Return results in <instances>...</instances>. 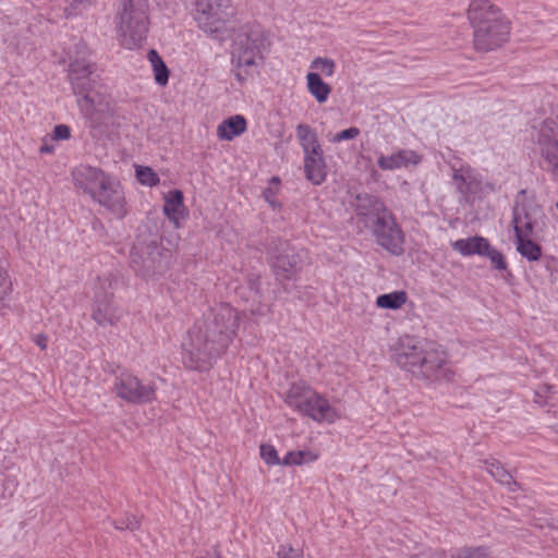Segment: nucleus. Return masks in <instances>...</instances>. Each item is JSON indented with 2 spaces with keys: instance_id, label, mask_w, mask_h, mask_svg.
<instances>
[{
  "instance_id": "nucleus-1",
  "label": "nucleus",
  "mask_w": 558,
  "mask_h": 558,
  "mask_svg": "<svg viewBox=\"0 0 558 558\" xmlns=\"http://www.w3.org/2000/svg\"><path fill=\"white\" fill-rule=\"evenodd\" d=\"M239 314L229 304L207 312L187 331L182 361L191 369L206 371L225 353L239 328Z\"/></svg>"
},
{
  "instance_id": "nucleus-2",
  "label": "nucleus",
  "mask_w": 558,
  "mask_h": 558,
  "mask_svg": "<svg viewBox=\"0 0 558 558\" xmlns=\"http://www.w3.org/2000/svg\"><path fill=\"white\" fill-rule=\"evenodd\" d=\"M269 41L257 24L243 25L234 32L231 44V63L236 80L245 82L258 72L268 52Z\"/></svg>"
},
{
  "instance_id": "nucleus-3",
  "label": "nucleus",
  "mask_w": 558,
  "mask_h": 558,
  "mask_svg": "<svg viewBox=\"0 0 558 558\" xmlns=\"http://www.w3.org/2000/svg\"><path fill=\"white\" fill-rule=\"evenodd\" d=\"M392 359L401 368L427 379L438 378L447 362L438 345L410 336L400 338Z\"/></svg>"
},
{
  "instance_id": "nucleus-4",
  "label": "nucleus",
  "mask_w": 558,
  "mask_h": 558,
  "mask_svg": "<svg viewBox=\"0 0 558 558\" xmlns=\"http://www.w3.org/2000/svg\"><path fill=\"white\" fill-rule=\"evenodd\" d=\"M468 17L474 29V47L478 51H490L508 40L510 27L500 10L489 0H472Z\"/></svg>"
},
{
  "instance_id": "nucleus-5",
  "label": "nucleus",
  "mask_w": 558,
  "mask_h": 558,
  "mask_svg": "<svg viewBox=\"0 0 558 558\" xmlns=\"http://www.w3.org/2000/svg\"><path fill=\"white\" fill-rule=\"evenodd\" d=\"M82 49V56L70 61L69 80L81 111L86 117H92L96 111H102L108 102L93 76L94 64L86 59L85 48Z\"/></svg>"
},
{
  "instance_id": "nucleus-6",
  "label": "nucleus",
  "mask_w": 558,
  "mask_h": 558,
  "mask_svg": "<svg viewBox=\"0 0 558 558\" xmlns=\"http://www.w3.org/2000/svg\"><path fill=\"white\" fill-rule=\"evenodd\" d=\"M146 0H120L116 14V26L120 44L133 49L146 38L148 15Z\"/></svg>"
},
{
  "instance_id": "nucleus-7",
  "label": "nucleus",
  "mask_w": 558,
  "mask_h": 558,
  "mask_svg": "<svg viewBox=\"0 0 558 558\" xmlns=\"http://www.w3.org/2000/svg\"><path fill=\"white\" fill-rule=\"evenodd\" d=\"M286 403L318 423L332 424L341 413L320 393L304 384H294L286 393Z\"/></svg>"
},
{
  "instance_id": "nucleus-8",
  "label": "nucleus",
  "mask_w": 558,
  "mask_h": 558,
  "mask_svg": "<svg viewBox=\"0 0 558 558\" xmlns=\"http://www.w3.org/2000/svg\"><path fill=\"white\" fill-rule=\"evenodd\" d=\"M170 253L158 246L156 240H137L131 252L134 269L146 277L165 272L169 266Z\"/></svg>"
},
{
  "instance_id": "nucleus-9",
  "label": "nucleus",
  "mask_w": 558,
  "mask_h": 558,
  "mask_svg": "<svg viewBox=\"0 0 558 558\" xmlns=\"http://www.w3.org/2000/svg\"><path fill=\"white\" fill-rule=\"evenodd\" d=\"M170 253L158 246L156 240H137L131 252L134 269L146 277L165 272L169 266Z\"/></svg>"
},
{
  "instance_id": "nucleus-10",
  "label": "nucleus",
  "mask_w": 558,
  "mask_h": 558,
  "mask_svg": "<svg viewBox=\"0 0 558 558\" xmlns=\"http://www.w3.org/2000/svg\"><path fill=\"white\" fill-rule=\"evenodd\" d=\"M232 15L229 0H195L194 19L198 27L216 38L225 31Z\"/></svg>"
},
{
  "instance_id": "nucleus-11",
  "label": "nucleus",
  "mask_w": 558,
  "mask_h": 558,
  "mask_svg": "<svg viewBox=\"0 0 558 558\" xmlns=\"http://www.w3.org/2000/svg\"><path fill=\"white\" fill-rule=\"evenodd\" d=\"M114 389L121 399L131 403H148L155 400L156 385L143 383L135 375L122 372L116 379Z\"/></svg>"
},
{
  "instance_id": "nucleus-12",
  "label": "nucleus",
  "mask_w": 558,
  "mask_h": 558,
  "mask_svg": "<svg viewBox=\"0 0 558 558\" xmlns=\"http://www.w3.org/2000/svg\"><path fill=\"white\" fill-rule=\"evenodd\" d=\"M368 229L372 230L378 245L395 255L402 253L403 233L390 211L377 218Z\"/></svg>"
},
{
  "instance_id": "nucleus-13",
  "label": "nucleus",
  "mask_w": 558,
  "mask_h": 558,
  "mask_svg": "<svg viewBox=\"0 0 558 558\" xmlns=\"http://www.w3.org/2000/svg\"><path fill=\"white\" fill-rule=\"evenodd\" d=\"M543 169L558 175V124L547 120L543 122L537 138Z\"/></svg>"
},
{
  "instance_id": "nucleus-14",
  "label": "nucleus",
  "mask_w": 558,
  "mask_h": 558,
  "mask_svg": "<svg viewBox=\"0 0 558 558\" xmlns=\"http://www.w3.org/2000/svg\"><path fill=\"white\" fill-rule=\"evenodd\" d=\"M90 198L118 218H123L126 215V202L123 189L120 182L110 174L104 181V184L99 185L97 192L94 193Z\"/></svg>"
},
{
  "instance_id": "nucleus-15",
  "label": "nucleus",
  "mask_w": 558,
  "mask_h": 558,
  "mask_svg": "<svg viewBox=\"0 0 558 558\" xmlns=\"http://www.w3.org/2000/svg\"><path fill=\"white\" fill-rule=\"evenodd\" d=\"M111 288V281L108 279L99 280V288L95 292V306L93 319L100 326L113 325L120 320L121 314L110 302L111 293L107 289Z\"/></svg>"
},
{
  "instance_id": "nucleus-16",
  "label": "nucleus",
  "mask_w": 558,
  "mask_h": 558,
  "mask_svg": "<svg viewBox=\"0 0 558 558\" xmlns=\"http://www.w3.org/2000/svg\"><path fill=\"white\" fill-rule=\"evenodd\" d=\"M270 254L274 270L283 278H289L301 262L296 251L284 241H279Z\"/></svg>"
},
{
  "instance_id": "nucleus-17",
  "label": "nucleus",
  "mask_w": 558,
  "mask_h": 558,
  "mask_svg": "<svg viewBox=\"0 0 558 558\" xmlns=\"http://www.w3.org/2000/svg\"><path fill=\"white\" fill-rule=\"evenodd\" d=\"M108 175L101 169L86 165L78 166L72 172L75 187L82 190L90 197L97 192L99 185L104 184Z\"/></svg>"
},
{
  "instance_id": "nucleus-18",
  "label": "nucleus",
  "mask_w": 558,
  "mask_h": 558,
  "mask_svg": "<svg viewBox=\"0 0 558 558\" xmlns=\"http://www.w3.org/2000/svg\"><path fill=\"white\" fill-rule=\"evenodd\" d=\"M356 215L366 228L389 210L377 197L368 194L357 195L354 203Z\"/></svg>"
},
{
  "instance_id": "nucleus-19",
  "label": "nucleus",
  "mask_w": 558,
  "mask_h": 558,
  "mask_svg": "<svg viewBox=\"0 0 558 558\" xmlns=\"http://www.w3.org/2000/svg\"><path fill=\"white\" fill-rule=\"evenodd\" d=\"M421 161V157L411 149H401L389 156H379L378 167L381 170H396L402 167L416 166Z\"/></svg>"
},
{
  "instance_id": "nucleus-20",
  "label": "nucleus",
  "mask_w": 558,
  "mask_h": 558,
  "mask_svg": "<svg viewBox=\"0 0 558 558\" xmlns=\"http://www.w3.org/2000/svg\"><path fill=\"white\" fill-rule=\"evenodd\" d=\"M305 177L313 184H322L327 175V166L323 155V149L314 154L304 155Z\"/></svg>"
},
{
  "instance_id": "nucleus-21",
  "label": "nucleus",
  "mask_w": 558,
  "mask_h": 558,
  "mask_svg": "<svg viewBox=\"0 0 558 558\" xmlns=\"http://www.w3.org/2000/svg\"><path fill=\"white\" fill-rule=\"evenodd\" d=\"M457 189L463 195L475 194L482 190L480 175L470 167H461L453 174Z\"/></svg>"
},
{
  "instance_id": "nucleus-22",
  "label": "nucleus",
  "mask_w": 558,
  "mask_h": 558,
  "mask_svg": "<svg viewBox=\"0 0 558 558\" xmlns=\"http://www.w3.org/2000/svg\"><path fill=\"white\" fill-rule=\"evenodd\" d=\"M163 213L177 227L180 219L185 216V206L183 204V193L180 190H173L163 196Z\"/></svg>"
},
{
  "instance_id": "nucleus-23",
  "label": "nucleus",
  "mask_w": 558,
  "mask_h": 558,
  "mask_svg": "<svg viewBox=\"0 0 558 558\" xmlns=\"http://www.w3.org/2000/svg\"><path fill=\"white\" fill-rule=\"evenodd\" d=\"M452 248L463 256L470 255H484L485 250L488 248V241L483 236H472L468 239H460L452 243Z\"/></svg>"
},
{
  "instance_id": "nucleus-24",
  "label": "nucleus",
  "mask_w": 558,
  "mask_h": 558,
  "mask_svg": "<svg viewBox=\"0 0 558 558\" xmlns=\"http://www.w3.org/2000/svg\"><path fill=\"white\" fill-rule=\"evenodd\" d=\"M246 130V121L242 116H233L217 128V135L220 140L231 141L235 136L241 135Z\"/></svg>"
},
{
  "instance_id": "nucleus-25",
  "label": "nucleus",
  "mask_w": 558,
  "mask_h": 558,
  "mask_svg": "<svg viewBox=\"0 0 558 558\" xmlns=\"http://www.w3.org/2000/svg\"><path fill=\"white\" fill-rule=\"evenodd\" d=\"M295 132L304 155L314 154L322 149L316 132L308 124H298Z\"/></svg>"
},
{
  "instance_id": "nucleus-26",
  "label": "nucleus",
  "mask_w": 558,
  "mask_h": 558,
  "mask_svg": "<svg viewBox=\"0 0 558 558\" xmlns=\"http://www.w3.org/2000/svg\"><path fill=\"white\" fill-rule=\"evenodd\" d=\"M306 87L318 104H325L331 93L330 85L324 82L317 72H308L306 74Z\"/></svg>"
},
{
  "instance_id": "nucleus-27",
  "label": "nucleus",
  "mask_w": 558,
  "mask_h": 558,
  "mask_svg": "<svg viewBox=\"0 0 558 558\" xmlns=\"http://www.w3.org/2000/svg\"><path fill=\"white\" fill-rule=\"evenodd\" d=\"M515 238H527L533 230V220L523 207L515 205L513 208V219Z\"/></svg>"
},
{
  "instance_id": "nucleus-28",
  "label": "nucleus",
  "mask_w": 558,
  "mask_h": 558,
  "mask_svg": "<svg viewBox=\"0 0 558 558\" xmlns=\"http://www.w3.org/2000/svg\"><path fill=\"white\" fill-rule=\"evenodd\" d=\"M485 470L494 477L497 482L509 487V490L515 492L517 483L508 471L505 470L499 462L492 460L485 461Z\"/></svg>"
},
{
  "instance_id": "nucleus-29",
  "label": "nucleus",
  "mask_w": 558,
  "mask_h": 558,
  "mask_svg": "<svg viewBox=\"0 0 558 558\" xmlns=\"http://www.w3.org/2000/svg\"><path fill=\"white\" fill-rule=\"evenodd\" d=\"M408 295L404 291H393L391 293L378 295L376 305L380 308L398 310L407 302Z\"/></svg>"
},
{
  "instance_id": "nucleus-30",
  "label": "nucleus",
  "mask_w": 558,
  "mask_h": 558,
  "mask_svg": "<svg viewBox=\"0 0 558 558\" xmlns=\"http://www.w3.org/2000/svg\"><path fill=\"white\" fill-rule=\"evenodd\" d=\"M148 60L154 70L155 81L159 85L165 86L168 83L169 78V71L165 62L162 61L158 52L154 49L148 51Z\"/></svg>"
},
{
  "instance_id": "nucleus-31",
  "label": "nucleus",
  "mask_w": 558,
  "mask_h": 558,
  "mask_svg": "<svg viewBox=\"0 0 558 558\" xmlns=\"http://www.w3.org/2000/svg\"><path fill=\"white\" fill-rule=\"evenodd\" d=\"M518 252L529 260H537L541 257V247L527 238H515Z\"/></svg>"
},
{
  "instance_id": "nucleus-32",
  "label": "nucleus",
  "mask_w": 558,
  "mask_h": 558,
  "mask_svg": "<svg viewBox=\"0 0 558 558\" xmlns=\"http://www.w3.org/2000/svg\"><path fill=\"white\" fill-rule=\"evenodd\" d=\"M317 459V454L311 451H290L283 458V465H301L305 462H313Z\"/></svg>"
},
{
  "instance_id": "nucleus-33",
  "label": "nucleus",
  "mask_w": 558,
  "mask_h": 558,
  "mask_svg": "<svg viewBox=\"0 0 558 558\" xmlns=\"http://www.w3.org/2000/svg\"><path fill=\"white\" fill-rule=\"evenodd\" d=\"M310 66L317 73L330 77L335 74L336 62L327 57H317L314 60H312Z\"/></svg>"
},
{
  "instance_id": "nucleus-34",
  "label": "nucleus",
  "mask_w": 558,
  "mask_h": 558,
  "mask_svg": "<svg viewBox=\"0 0 558 558\" xmlns=\"http://www.w3.org/2000/svg\"><path fill=\"white\" fill-rule=\"evenodd\" d=\"M136 178L142 184L148 186L157 185L159 182L158 175L149 167H137Z\"/></svg>"
},
{
  "instance_id": "nucleus-35",
  "label": "nucleus",
  "mask_w": 558,
  "mask_h": 558,
  "mask_svg": "<svg viewBox=\"0 0 558 558\" xmlns=\"http://www.w3.org/2000/svg\"><path fill=\"white\" fill-rule=\"evenodd\" d=\"M279 179L274 177L271 178L270 180V186L267 187L264 193H263V196L265 198V201L271 206V207H277L279 206V203L277 202L276 199V196L278 194V191H279Z\"/></svg>"
},
{
  "instance_id": "nucleus-36",
  "label": "nucleus",
  "mask_w": 558,
  "mask_h": 558,
  "mask_svg": "<svg viewBox=\"0 0 558 558\" xmlns=\"http://www.w3.org/2000/svg\"><path fill=\"white\" fill-rule=\"evenodd\" d=\"M260 457L267 464H280L282 462L279 460L275 447L268 444L260 446Z\"/></svg>"
},
{
  "instance_id": "nucleus-37",
  "label": "nucleus",
  "mask_w": 558,
  "mask_h": 558,
  "mask_svg": "<svg viewBox=\"0 0 558 558\" xmlns=\"http://www.w3.org/2000/svg\"><path fill=\"white\" fill-rule=\"evenodd\" d=\"M483 256H487L490 259V262L494 264L495 268H497L499 270L506 269L507 264L505 262L502 254L499 251L492 247L489 244H488V248L485 250Z\"/></svg>"
},
{
  "instance_id": "nucleus-38",
  "label": "nucleus",
  "mask_w": 558,
  "mask_h": 558,
  "mask_svg": "<svg viewBox=\"0 0 558 558\" xmlns=\"http://www.w3.org/2000/svg\"><path fill=\"white\" fill-rule=\"evenodd\" d=\"M113 524L117 530L134 531L140 526V521L136 517L128 514L121 520L114 521Z\"/></svg>"
},
{
  "instance_id": "nucleus-39",
  "label": "nucleus",
  "mask_w": 558,
  "mask_h": 558,
  "mask_svg": "<svg viewBox=\"0 0 558 558\" xmlns=\"http://www.w3.org/2000/svg\"><path fill=\"white\" fill-rule=\"evenodd\" d=\"M278 558H303L301 549L293 548L290 545H281L277 551Z\"/></svg>"
},
{
  "instance_id": "nucleus-40",
  "label": "nucleus",
  "mask_w": 558,
  "mask_h": 558,
  "mask_svg": "<svg viewBox=\"0 0 558 558\" xmlns=\"http://www.w3.org/2000/svg\"><path fill=\"white\" fill-rule=\"evenodd\" d=\"M360 134V130L357 128H349L347 130H343L336 135H333L330 141L332 143H339L341 141H349L355 138Z\"/></svg>"
},
{
  "instance_id": "nucleus-41",
  "label": "nucleus",
  "mask_w": 558,
  "mask_h": 558,
  "mask_svg": "<svg viewBox=\"0 0 558 558\" xmlns=\"http://www.w3.org/2000/svg\"><path fill=\"white\" fill-rule=\"evenodd\" d=\"M71 136L70 128L65 124H59L54 126L53 138L54 140H68Z\"/></svg>"
},
{
  "instance_id": "nucleus-42",
  "label": "nucleus",
  "mask_w": 558,
  "mask_h": 558,
  "mask_svg": "<svg viewBox=\"0 0 558 558\" xmlns=\"http://www.w3.org/2000/svg\"><path fill=\"white\" fill-rule=\"evenodd\" d=\"M458 558H482V555L475 549H464L459 554Z\"/></svg>"
},
{
  "instance_id": "nucleus-43",
  "label": "nucleus",
  "mask_w": 558,
  "mask_h": 558,
  "mask_svg": "<svg viewBox=\"0 0 558 558\" xmlns=\"http://www.w3.org/2000/svg\"><path fill=\"white\" fill-rule=\"evenodd\" d=\"M34 342L41 349V350H46L47 349V342H48V339L47 337L44 335V333H39V335H36L34 337Z\"/></svg>"
},
{
  "instance_id": "nucleus-44",
  "label": "nucleus",
  "mask_w": 558,
  "mask_h": 558,
  "mask_svg": "<svg viewBox=\"0 0 558 558\" xmlns=\"http://www.w3.org/2000/svg\"><path fill=\"white\" fill-rule=\"evenodd\" d=\"M52 151V147L51 146H48V145H43L40 147V153L45 154V153H51Z\"/></svg>"
},
{
  "instance_id": "nucleus-45",
  "label": "nucleus",
  "mask_w": 558,
  "mask_h": 558,
  "mask_svg": "<svg viewBox=\"0 0 558 558\" xmlns=\"http://www.w3.org/2000/svg\"><path fill=\"white\" fill-rule=\"evenodd\" d=\"M556 430H557V433H558V423L556 424Z\"/></svg>"
},
{
  "instance_id": "nucleus-46",
  "label": "nucleus",
  "mask_w": 558,
  "mask_h": 558,
  "mask_svg": "<svg viewBox=\"0 0 558 558\" xmlns=\"http://www.w3.org/2000/svg\"><path fill=\"white\" fill-rule=\"evenodd\" d=\"M556 206H557V208H558V203H557V205H556Z\"/></svg>"
}]
</instances>
